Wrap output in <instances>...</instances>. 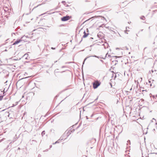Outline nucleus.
I'll list each match as a JSON object with an SVG mask.
<instances>
[{
  "mask_svg": "<svg viewBox=\"0 0 157 157\" xmlns=\"http://www.w3.org/2000/svg\"><path fill=\"white\" fill-rule=\"evenodd\" d=\"M100 83L98 81H95L93 83V87L94 89H96L100 85Z\"/></svg>",
  "mask_w": 157,
  "mask_h": 157,
  "instance_id": "2",
  "label": "nucleus"
},
{
  "mask_svg": "<svg viewBox=\"0 0 157 157\" xmlns=\"http://www.w3.org/2000/svg\"><path fill=\"white\" fill-rule=\"evenodd\" d=\"M127 142L128 143H130V141L129 140H128Z\"/></svg>",
  "mask_w": 157,
  "mask_h": 157,
  "instance_id": "24",
  "label": "nucleus"
},
{
  "mask_svg": "<svg viewBox=\"0 0 157 157\" xmlns=\"http://www.w3.org/2000/svg\"><path fill=\"white\" fill-rule=\"evenodd\" d=\"M155 127H156V129H157V123H156L155 124Z\"/></svg>",
  "mask_w": 157,
  "mask_h": 157,
  "instance_id": "18",
  "label": "nucleus"
},
{
  "mask_svg": "<svg viewBox=\"0 0 157 157\" xmlns=\"http://www.w3.org/2000/svg\"><path fill=\"white\" fill-rule=\"evenodd\" d=\"M140 18L141 19L143 20H144L145 19V17L144 16H142L141 17H140Z\"/></svg>",
  "mask_w": 157,
  "mask_h": 157,
  "instance_id": "9",
  "label": "nucleus"
},
{
  "mask_svg": "<svg viewBox=\"0 0 157 157\" xmlns=\"http://www.w3.org/2000/svg\"><path fill=\"white\" fill-rule=\"evenodd\" d=\"M45 134V132L44 131H42V132L41 133V135L42 136H43Z\"/></svg>",
  "mask_w": 157,
  "mask_h": 157,
  "instance_id": "10",
  "label": "nucleus"
},
{
  "mask_svg": "<svg viewBox=\"0 0 157 157\" xmlns=\"http://www.w3.org/2000/svg\"><path fill=\"white\" fill-rule=\"evenodd\" d=\"M5 51H7V50H6H6H5Z\"/></svg>",
  "mask_w": 157,
  "mask_h": 157,
  "instance_id": "34",
  "label": "nucleus"
},
{
  "mask_svg": "<svg viewBox=\"0 0 157 157\" xmlns=\"http://www.w3.org/2000/svg\"><path fill=\"white\" fill-rule=\"evenodd\" d=\"M52 147V145H50V147L51 148V147Z\"/></svg>",
  "mask_w": 157,
  "mask_h": 157,
  "instance_id": "28",
  "label": "nucleus"
},
{
  "mask_svg": "<svg viewBox=\"0 0 157 157\" xmlns=\"http://www.w3.org/2000/svg\"><path fill=\"white\" fill-rule=\"evenodd\" d=\"M3 98V96H0V101Z\"/></svg>",
  "mask_w": 157,
  "mask_h": 157,
  "instance_id": "13",
  "label": "nucleus"
},
{
  "mask_svg": "<svg viewBox=\"0 0 157 157\" xmlns=\"http://www.w3.org/2000/svg\"><path fill=\"white\" fill-rule=\"evenodd\" d=\"M28 56V54H25L24 56H23V57L25 58L26 59H28L27 57Z\"/></svg>",
  "mask_w": 157,
  "mask_h": 157,
  "instance_id": "8",
  "label": "nucleus"
},
{
  "mask_svg": "<svg viewBox=\"0 0 157 157\" xmlns=\"http://www.w3.org/2000/svg\"><path fill=\"white\" fill-rule=\"evenodd\" d=\"M108 55V54L107 53V54H106V56H105V57H107V56L108 55V57H110V55Z\"/></svg>",
  "mask_w": 157,
  "mask_h": 157,
  "instance_id": "16",
  "label": "nucleus"
},
{
  "mask_svg": "<svg viewBox=\"0 0 157 157\" xmlns=\"http://www.w3.org/2000/svg\"><path fill=\"white\" fill-rule=\"evenodd\" d=\"M94 56L96 57H98L96 56Z\"/></svg>",
  "mask_w": 157,
  "mask_h": 157,
  "instance_id": "19",
  "label": "nucleus"
},
{
  "mask_svg": "<svg viewBox=\"0 0 157 157\" xmlns=\"http://www.w3.org/2000/svg\"><path fill=\"white\" fill-rule=\"evenodd\" d=\"M157 153H151L149 154H148L147 156H145V157L143 155V154L142 153V157H157Z\"/></svg>",
  "mask_w": 157,
  "mask_h": 157,
  "instance_id": "1",
  "label": "nucleus"
},
{
  "mask_svg": "<svg viewBox=\"0 0 157 157\" xmlns=\"http://www.w3.org/2000/svg\"><path fill=\"white\" fill-rule=\"evenodd\" d=\"M84 35H83L82 37L83 38H86V37L89 34L88 33H86L85 31H84L83 32Z\"/></svg>",
  "mask_w": 157,
  "mask_h": 157,
  "instance_id": "6",
  "label": "nucleus"
},
{
  "mask_svg": "<svg viewBox=\"0 0 157 157\" xmlns=\"http://www.w3.org/2000/svg\"><path fill=\"white\" fill-rule=\"evenodd\" d=\"M48 151V149H46V150H45V151H44H44Z\"/></svg>",
  "mask_w": 157,
  "mask_h": 157,
  "instance_id": "21",
  "label": "nucleus"
},
{
  "mask_svg": "<svg viewBox=\"0 0 157 157\" xmlns=\"http://www.w3.org/2000/svg\"><path fill=\"white\" fill-rule=\"evenodd\" d=\"M90 57V56H89V57H86V58L84 59V61H83V64H84V63H85V61H86V60L88 58V57Z\"/></svg>",
  "mask_w": 157,
  "mask_h": 157,
  "instance_id": "11",
  "label": "nucleus"
},
{
  "mask_svg": "<svg viewBox=\"0 0 157 157\" xmlns=\"http://www.w3.org/2000/svg\"><path fill=\"white\" fill-rule=\"evenodd\" d=\"M38 157H40V155H38Z\"/></svg>",
  "mask_w": 157,
  "mask_h": 157,
  "instance_id": "36",
  "label": "nucleus"
},
{
  "mask_svg": "<svg viewBox=\"0 0 157 157\" xmlns=\"http://www.w3.org/2000/svg\"><path fill=\"white\" fill-rule=\"evenodd\" d=\"M45 14V13H44L43 14H41V15H43V14Z\"/></svg>",
  "mask_w": 157,
  "mask_h": 157,
  "instance_id": "35",
  "label": "nucleus"
},
{
  "mask_svg": "<svg viewBox=\"0 0 157 157\" xmlns=\"http://www.w3.org/2000/svg\"><path fill=\"white\" fill-rule=\"evenodd\" d=\"M24 97V96L23 95V96H22V98H23Z\"/></svg>",
  "mask_w": 157,
  "mask_h": 157,
  "instance_id": "37",
  "label": "nucleus"
},
{
  "mask_svg": "<svg viewBox=\"0 0 157 157\" xmlns=\"http://www.w3.org/2000/svg\"><path fill=\"white\" fill-rule=\"evenodd\" d=\"M123 49H124V50H127L128 49V48L127 47H124L123 48Z\"/></svg>",
  "mask_w": 157,
  "mask_h": 157,
  "instance_id": "12",
  "label": "nucleus"
},
{
  "mask_svg": "<svg viewBox=\"0 0 157 157\" xmlns=\"http://www.w3.org/2000/svg\"><path fill=\"white\" fill-rule=\"evenodd\" d=\"M154 81V80L153 79H150L149 80L148 82L149 83H151L150 85L151 86H152V83H151V82L152 83H153V82Z\"/></svg>",
  "mask_w": 157,
  "mask_h": 157,
  "instance_id": "7",
  "label": "nucleus"
},
{
  "mask_svg": "<svg viewBox=\"0 0 157 157\" xmlns=\"http://www.w3.org/2000/svg\"><path fill=\"white\" fill-rule=\"evenodd\" d=\"M153 131H155V128L153 129Z\"/></svg>",
  "mask_w": 157,
  "mask_h": 157,
  "instance_id": "26",
  "label": "nucleus"
},
{
  "mask_svg": "<svg viewBox=\"0 0 157 157\" xmlns=\"http://www.w3.org/2000/svg\"><path fill=\"white\" fill-rule=\"evenodd\" d=\"M70 18V17L68 16H64L61 18V20L62 21H66L69 20Z\"/></svg>",
  "mask_w": 157,
  "mask_h": 157,
  "instance_id": "3",
  "label": "nucleus"
},
{
  "mask_svg": "<svg viewBox=\"0 0 157 157\" xmlns=\"http://www.w3.org/2000/svg\"><path fill=\"white\" fill-rule=\"evenodd\" d=\"M119 48H116V49L117 50V49H119Z\"/></svg>",
  "mask_w": 157,
  "mask_h": 157,
  "instance_id": "31",
  "label": "nucleus"
},
{
  "mask_svg": "<svg viewBox=\"0 0 157 157\" xmlns=\"http://www.w3.org/2000/svg\"><path fill=\"white\" fill-rule=\"evenodd\" d=\"M86 30V31H87V32H88V29H87Z\"/></svg>",
  "mask_w": 157,
  "mask_h": 157,
  "instance_id": "29",
  "label": "nucleus"
},
{
  "mask_svg": "<svg viewBox=\"0 0 157 157\" xmlns=\"http://www.w3.org/2000/svg\"><path fill=\"white\" fill-rule=\"evenodd\" d=\"M65 67V66H62V68H63Z\"/></svg>",
  "mask_w": 157,
  "mask_h": 157,
  "instance_id": "25",
  "label": "nucleus"
},
{
  "mask_svg": "<svg viewBox=\"0 0 157 157\" xmlns=\"http://www.w3.org/2000/svg\"><path fill=\"white\" fill-rule=\"evenodd\" d=\"M150 29V27H149V29Z\"/></svg>",
  "mask_w": 157,
  "mask_h": 157,
  "instance_id": "38",
  "label": "nucleus"
},
{
  "mask_svg": "<svg viewBox=\"0 0 157 157\" xmlns=\"http://www.w3.org/2000/svg\"><path fill=\"white\" fill-rule=\"evenodd\" d=\"M41 5V4H39V5H38L37 6L34 7V8H33V9L36 8L37 7H38V6H40Z\"/></svg>",
  "mask_w": 157,
  "mask_h": 157,
  "instance_id": "15",
  "label": "nucleus"
},
{
  "mask_svg": "<svg viewBox=\"0 0 157 157\" xmlns=\"http://www.w3.org/2000/svg\"><path fill=\"white\" fill-rule=\"evenodd\" d=\"M103 18L104 19H105V20H106L105 18H104V17H103Z\"/></svg>",
  "mask_w": 157,
  "mask_h": 157,
  "instance_id": "32",
  "label": "nucleus"
},
{
  "mask_svg": "<svg viewBox=\"0 0 157 157\" xmlns=\"http://www.w3.org/2000/svg\"><path fill=\"white\" fill-rule=\"evenodd\" d=\"M62 3L64 4V3H65V2L64 1H62Z\"/></svg>",
  "mask_w": 157,
  "mask_h": 157,
  "instance_id": "17",
  "label": "nucleus"
},
{
  "mask_svg": "<svg viewBox=\"0 0 157 157\" xmlns=\"http://www.w3.org/2000/svg\"><path fill=\"white\" fill-rule=\"evenodd\" d=\"M24 36H22L21 37V39L17 40L13 44V45H15L17 44L18 43H20V42L22 40V39Z\"/></svg>",
  "mask_w": 157,
  "mask_h": 157,
  "instance_id": "4",
  "label": "nucleus"
},
{
  "mask_svg": "<svg viewBox=\"0 0 157 157\" xmlns=\"http://www.w3.org/2000/svg\"><path fill=\"white\" fill-rule=\"evenodd\" d=\"M74 131V129H73V130H72L71 131V132H73Z\"/></svg>",
  "mask_w": 157,
  "mask_h": 157,
  "instance_id": "22",
  "label": "nucleus"
},
{
  "mask_svg": "<svg viewBox=\"0 0 157 157\" xmlns=\"http://www.w3.org/2000/svg\"><path fill=\"white\" fill-rule=\"evenodd\" d=\"M65 133H64L63 135L55 143H53V144H55L57 143H59V140H63V137H64V135H65Z\"/></svg>",
  "mask_w": 157,
  "mask_h": 157,
  "instance_id": "5",
  "label": "nucleus"
},
{
  "mask_svg": "<svg viewBox=\"0 0 157 157\" xmlns=\"http://www.w3.org/2000/svg\"><path fill=\"white\" fill-rule=\"evenodd\" d=\"M126 31H125V33H126L128 34V33L127 32H126Z\"/></svg>",
  "mask_w": 157,
  "mask_h": 157,
  "instance_id": "30",
  "label": "nucleus"
},
{
  "mask_svg": "<svg viewBox=\"0 0 157 157\" xmlns=\"http://www.w3.org/2000/svg\"><path fill=\"white\" fill-rule=\"evenodd\" d=\"M129 29V28L128 27H126V31H129L128 30V29Z\"/></svg>",
  "mask_w": 157,
  "mask_h": 157,
  "instance_id": "14",
  "label": "nucleus"
},
{
  "mask_svg": "<svg viewBox=\"0 0 157 157\" xmlns=\"http://www.w3.org/2000/svg\"><path fill=\"white\" fill-rule=\"evenodd\" d=\"M98 99V97L95 100V101L97 100Z\"/></svg>",
  "mask_w": 157,
  "mask_h": 157,
  "instance_id": "23",
  "label": "nucleus"
},
{
  "mask_svg": "<svg viewBox=\"0 0 157 157\" xmlns=\"http://www.w3.org/2000/svg\"><path fill=\"white\" fill-rule=\"evenodd\" d=\"M51 49H55V48H53V47H52L51 48Z\"/></svg>",
  "mask_w": 157,
  "mask_h": 157,
  "instance_id": "20",
  "label": "nucleus"
},
{
  "mask_svg": "<svg viewBox=\"0 0 157 157\" xmlns=\"http://www.w3.org/2000/svg\"><path fill=\"white\" fill-rule=\"evenodd\" d=\"M57 62V61H56L55 62V63L56 62Z\"/></svg>",
  "mask_w": 157,
  "mask_h": 157,
  "instance_id": "33",
  "label": "nucleus"
},
{
  "mask_svg": "<svg viewBox=\"0 0 157 157\" xmlns=\"http://www.w3.org/2000/svg\"><path fill=\"white\" fill-rule=\"evenodd\" d=\"M157 11V10H155L153 11V12H154L155 11Z\"/></svg>",
  "mask_w": 157,
  "mask_h": 157,
  "instance_id": "27",
  "label": "nucleus"
},
{
  "mask_svg": "<svg viewBox=\"0 0 157 157\" xmlns=\"http://www.w3.org/2000/svg\"><path fill=\"white\" fill-rule=\"evenodd\" d=\"M91 38V39H93V38Z\"/></svg>",
  "mask_w": 157,
  "mask_h": 157,
  "instance_id": "39",
  "label": "nucleus"
}]
</instances>
